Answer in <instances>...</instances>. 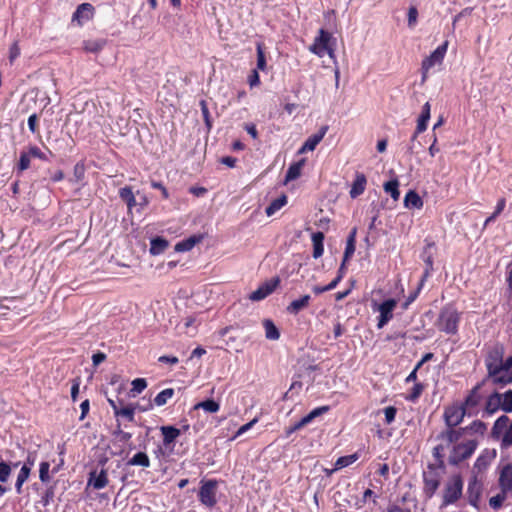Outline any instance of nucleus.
Masks as SVG:
<instances>
[{"label": "nucleus", "instance_id": "f257e3e1", "mask_svg": "<svg viewBox=\"0 0 512 512\" xmlns=\"http://www.w3.org/2000/svg\"><path fill=\"white\" fill-rule=\"evenodd\" d=\"M460 321V314L456 309L451 306L444 307L437 319V328L450 335H454L458 331V324Z\"/></svg>", "mask_w": 512, "mask_h": 512}, {"label": "nucleus", "instance_id": "f03ea898", "mask_svg": "<svg viewBox=\"0 0 512 512\" xmlns=\"http://www.w3.org/2000/svg\"><path fill=\"white\" fill-rule=\"evenodd\" d=\"M397 304L398 301L393 298L386 299L381 303L375 300L371 301V308L373 312H377L379 314L377 317L378 329H382L393 319V312Z\"/></svg>", "mask_w": 512, "mask_h": 512}, {"label": "nucleus", "instance_id": "7ed1b4c3", "mask_svg": "<svg viewBox=\"0 0 512 512\" xmlns=\"http://www.w3.org/2000/svg\"><path fill=\"white\" fill-rule=\"evenodd\" d=\"M463 481L460 475H453L446 483L443 492V505L455 503L462 495Z\"/></svg>", "mask_w": 512, "mask_h": 512}, {"label": "nucleus", "instance_id": "20e7f679", "mask_svg": "<svg viewBox=\"0 0 512 512\" xmlns=\"http://www.w3.org/2000/svg\"><path fill=\"white\" fill-rule=\"evenodd\" d=\"M478 446V442L474 439L454 445L449 456L451 465H458L460 462L469 458Z\"/></svg>", "mask_w": 512, "mask_h": 512}, {"label": "nucleus", "instance_id": "39448f33", "mask_svg": "<svg viewBox=\"0 0 512 512\" xmlns=\"http://www.w3.org/2000/svg\"><path fill=\"white\" fill-rule=\"evenodd\" d=\"M218 482L216 480H202L198 498L202 505L213 508L217 504Z\"/></svg>", "mask_w": 512, "mask_h": 512}, {"label": "nucleus", "instance_id": "423d86ee", "mask_svg": "<svg viewBox=\"0 0 512 512\" xmlns=\"http://www.w3.org/2000/svg\"><path fill=\"white\" fill-rule=\"evenodd\" d=\"M489 376L495 384L507 385L512 382V358L507 359L500 366L488 365Z\"/></svg>", "mask_w": 512, "mask_h": 512}, {"label": "nucleus", "instance_id": "0eeeda50", "mask_svg": "<svg viewBox=\"0 0 512 512\" xmlns=\"http://www.w3.org/2000/svg\"><path fill=\"white\" fill-rule=\"evenodd\" d=\"M332 35L324 29L319 30V35L314 39L313 44L309 47V50L319 57H323L328 54L331 58L334 57V50L330 47V41Z\"/></svg>", "mask_w": 512, "mask_h": 512}, {"label": "nucleus", "instance_id": "6e6552de", "mask_svg": "<svg viewBox=\"0 0 512 512\" xmlns=\"http://www.w3.org/2000/svg\"><path fill=\"white\" fill-rule=\"evenodd\" d=\"M280 283L279 278H273L260 285L255 291L249 295L251 301H260L265 299L278 287Z\"/></svg>", "mask_w": 512, "mask_h": 512}, {"label": "nucleus", "instance_id": "1a4fd4ad", "mask_svg": "<svg viewBox=\"0 0 512 512\" xmlns=\"http://www.w3.org/2000/svg\"><path fill=\"white\" fill-rule=\"evenodd\" d=\"M465 413V408L460 405H452L447 407L444 412L446 425L448 427H456L462 422Z\"/></svg>", "mask_w": 512, "mask_h": 512}, {"label": "nucleus", "instance_id": "9d476101", "mask_svg": "<svg viewBox=\"0 0 512 512\" xmlns=\"http://www.w3.org/2000/svg\"><path fill=\"white\" fill-rule=\"evenodd\" d=\"M95 9L90 3L80 4L72 15V23L78 26H83L86 22L91 20L94 16Z\"/></svg>", "mask_w": 512, "mask_h": 512}, {"label": "nucleus", "instance_id": "9b49d317", "mask_svg": "<svg viewBox=\"0 0 512 512\" xmlns=\"http://www.w3.org/2000/svg\"><path fill=\"white\" fill-rule=\"evenodd\" d=\"M447 51V43L438 46L428 57L422 61L421 70H430L441 64Z\"/></svg>", "mask_w": 512, "mask_h": 512}, {"label": "nucleus", "instance_id": "f8f14e48", "mask_svg": "<svg viewBox=\"0 0 512 512\" xmlns=\"http://www.w3.org/2000/svg\"><path fill=\"white\" fill-rule=\"evenodd\" d=\"M498 484L501 492L512 497V464H506L502 467Z\"/></svg>", "mask_w": 512, "mask_h": 512}, {"label": "nucleus", "instance_id": "ddd939ff", "mask_svg": "<svg viewBox=\"0 0 512 512\" xmlns=\"http://www.w3.org/2000/svg\"><path fill=\"white\" fill-rule=\"evenodd\" d=\"M108 482L107 471L105 469H101L100 471L94 470L89 473L87 485L95 490H100L105 488L108 485Z\"/></svg>", "mask_w": 512, "mask_h": 512}, {"label": "nucleus", "instance_id": "4468645a", "mask_svg": "<svg viewBox=\"0 0 512 512\" xmlns=\"http://www.w3.org/2000/svg\"><path fill=\"white\" fill-rule=\"evenodd\" d=\"M496 452L495 450L489 451L484 450L476 459L473 470L478 474L483 473L490 466L492 460L495 458Z\"/></svg>", "mask_w": 512, "mask_h": 512}, {"label": "nucleus", "instance_id": "2eb2a0df", "mask_svg": "<svg viewBox=\"0 0 512 512\" xmlns=\"http://www.w3.org/2000/svg\"><path fill=\"white\" fill-rule=\"evenodd\" d=\"M328 131V126L324 125L322 126L319 131L313 135H311L303 144L301 149L299 150L300 153H304L306 151H313L316 146L322 141L325 134Z\"/></svg>", "mask_w": 512, "mask_h": 512}, {"label": "nucleus", "instance_id": "dca6fc26", "mask_svg": "<svg viewBox=\"0 0 512 512\" xmlns=\"http://www.w3.org/2000/svg\"><path fill=\"white\" fill-rule=\"evenodd\" d=\"M310 301V295H303L300 298L290 302V304L286 307V312L290 315H297L299 312L309 307Z\"/></svg>", "mask_w": 512, "mask_h": 512}, {"label": "nucleus", "instance_id": "f3484780", "mask_svg": "<svg viewBox=\"0 0 512 512\" xmlns=\"http://www.w3.org/2000/svg\"><path fill=\"white\" fill-rule=\"evenodd\" d=\"M464 432L462 428L455 430L454 427H448L447 430L443 431L438 439L441 440L446 446H449L452 443L457 442L462 436Z\"/></svg>", "mask_w": 512, "mask_h": 512}, {"label": "nucleus", "instance_id": "a211bd4d", "mask_svg": "<svg viewBox=\"0 0 512 512\" xmlns=\"http://www.w3.org/2000/svg\"><path fill=\"white\" fill-rule=\"evenodd\" d=\"M367 184L366 176L363 173H357L350 189V197L357 198L364 193Z\"/></svg>", "mask_w": 512, "mask_h": 512}, {"label": "nucleus", "instance_id": "6ab92c4d", "mask_svg": "<svg viewBox=\"0 0 512 512\" xmlns=\"http://www.w3.org/2000/svg\"><path fill=\"white\" fill-rule=\"evenodd\" d=\"M430 115H431V105H430L429 102H426L422 106L421 114H420V116L418 117V120H417L416 134H420V133L424 132L427 129V125H428V122H429V119H430Z\"/></svg>", "mask_w": 512, "mask_h": 512}, {"label": "nucleus", "instance_id": "aec40b11", "mask_svg": "<svg viewBox=\"0 0 512 512\" xmlns=\"http://www.w3.org/2000/svg\"><path fill=\"white\" fill-rule=\"evenodd\" d=\"M160 431L163 435V444L166 447L173 444L181 434L180 429L174 426H161Z\"/></svg>", "mask_w": 512, "mask_h": 512}, {"label": "nucleus", "instance_id": "412c9836", "mask_svg": "<svg viewBox=\"0 0 512 512\" xmlns=\"http://www.w3.org/2000/svg\"><path fill=\"white\" fill-rule=\"evenodd\" d=\"M423 204L422 198L413 190L408 191L404 197V206L408 209H421Z\"/></svg>", "mask_w": 512, "mask_h": 512}, {"label": "nucleus", "instance_id": "4be33fe9", "mask_svg": "<svg viewBox=\"0 0 512 512\" xmlns=\"http://www.w3.org/2000/svg\"><path fill=\"white\" fill-rule=\"evenodd\" d=\"M439 485L440 481L435 475L424 476V493L428 498H431L435 494Z\"/></svg>", "mask_w": 512, "mask_h": 512}, {"label": "nucleus", "instance_id": "5701e85b", "mask_svg": "<svg viewBox=\"0 0 512 512\" xmlns=\"http://www.w3.org/2000/svg\"><path fill=\"white\" fill-rule=\"evenodd\" d=\"M312 243H313V257L315 259L320 258L324 253V234L323 232H315L312 234L311 237Z\"/></svg>", "mask_w": 512, "mask_h": 512}, {"label": "nucleus", "instance_id": "b1692460", "mask_svg": "<svg viewBox=\"0 0 512 512\" xmlns=\"http://www.w3.org/2000/svg\"><path fill=\"white\" fill-rule=\"evenodd\" d=\"M169 246V242L162 237H155L150 242V254L156 256L162 254L167 247Z\"/></svg>", "mask_w": 512, "mask_h": 512}, {"label": "nucleus", "instance_id": "393cba45", "mask_svg": "<svg viewBox=\"0 0 512 512\" xmlns=\"http://www.w3.org/2000/svg\"><path fill=\"white\" fill-rule=\"evenodd\" d=\"M106 45V40L104 39H88L83 41V49L86 52L90 53H98L100 52L104 46Z\"/></svg>", "mask_w": 512, "mask_h": 512}, {"label": "nucleus", "instance_id": "a878e982", "mask_svg": "<svg viewBox=\"0 0 512 512\" xmlns=\"http://www.w3.org/2000/svg\"><path fill=\"white\" fill-rule=\"evenodd\" d=\"M501 399L502 397L500 396L499 393H494L491 396H489L485 407V412L487 413V415L491 416L499 408H501Z\"/></svg>", "mask_w": 512, "mask_h": 512}, {"label": "nucleus", "instance_id": "bb28decb", "mask_svg": "<svg viewBox=\"0 0 512 512\" xmlns=\"http://www.w3.org/2000/svg\"><path fill=\"white\" fill-rule=\"evenodd\" d=\"M328 411L329 406L317 407L300 420V425H303V427H305L306 425L310 424L315 418L325 414Z\"/></svg>", "mask_w": 512, "mask_h": 512}, {"label": "nucleus", "instance_id": "cd10ccee", "mask_svg": "<svg viewBox=\"0 0 512 512\" xmlns=\"http://www.w3.org/2000/svg\"><path fill=\"white\" fill-rule=\"evenodd\" d=\"M509 418L505 415L500 416L494 423L492 434L494 437H499L509 427Z\"/></svg>", "mask_w": 512, "mask_h": 512}, {"label": "nucleus", "instance_id": "c85d7f7f", "mask_svg": "<svg viewBox=\"0 0 512 512\" xmlns=\"http://www.w3.org/2000/svg\"><path fill=\"white\" fill-rule=\"evenodd\" d=\"M304 163H305V160L302 159V160L290 165V167L287 170L286 176H285V181L289 182V181H293V180L297 179L301 174V170H302V167L304 166Z\"/></svg>", "mask_w": 512, "mask_h": 512}, {"label": "nucleus", "instance_id": "c756f323", "mask_svg": "<svg viewBox=\"0 0 512 512\" xmlns=\"http://www.w3.org/2000/svg\"><path fill=\"white\" fill-rule=\"evenodd\" d=\"M202 409L207 413H216L220 409V405L218 402L208 399L202 402H199L194 405V410Z\"/></svg>", "mask_w": 512, "mask_h": 512}, {"label": "nucleus", "instance_id": "7c9ffc66", "mask_svg": "<svg viewBox=\"0 0 512 512\" xmlns=\"http://www.w3.org/2000/svg\"><path fill=\"white\" fill-rule=\"evenodd\" d=\"M287 204V197L285 195H281L277 199L273 200L271 204L266 208L265 213L267 216L274 215L278 210L284 207Z\"/></svg>", "mask_w": 512, "mask_h": 512}, {"label": "nucleus", "instance_id": "2f4dec72", "mask_svg": "<svg viewBox=\"0 0 512 512\" xmlns=\"http://www.w3.org/2000/svg\"><path fill=\"white\" fill-rule=\"evenodd\" d=\"M467 490L470 498L474 497L477 500L480 496L482 491V483L480 480H478L476 475H474L469 481Z\"/></svg>", "mask_w": 512, "mask_h": 512}, {"label": "nucleus", "instance_id": "473e14b6", "mask_svg": "<svg viewBox=\"0 0 512 512\" xmlns=\"http://www.w3.org/2000/svg\"><path fill=\"white\" fill-rule=\"evenodd\" d=\"M263 326L265 329V336L269 340H278L280 337V332L278 328L275 326L273 321L266 319L263 322Z\"/></svg>", "mask_w": 512, "mask_h": 512}, {"label": "nucleus", "instance_id": "72a5a7b5", "mask_svg": "<svg viewBox=\"0 0 512 512\" xmlns=\"http://www.w3.org/2000/svg\"><path fill=\"white\" fill-rule=\"evenodd\" d=\"M355 241H356V228H354L348 238H347V242H346V248H345V251H344V261H347L349 260L352 255L354 254L355 252Z\"/></svg>", "mask_w": 512, "mask_h": 512}, {"label": "nucleus", "instance_id": "f704fd0d", "mask_svg": "<svg viewBox=\"0 0 512 512\" xmlns=\"http://www.w3.org/2000/svg\"><path fill=\"white\" fill-rule=\"evenodd\" d=\"M33 463H30V465L28 466L27 464H24L22 466V468L20 469L19 471V474L17 476V480H16V483H15V488L18 492L21 491V488H22V485L26 482V480L28 479L29 477V474H30V471H31V466H32Z\"/></svg>", "mask_w": 512, "mask_h": 512}, {"label": "nucleus", "instance_id": "c9c22d12", "mask_svg": "<svg viewBox=\"0 0 512 512\" xmlns=\"http://www.w3.org/2000/svg\"><path fill=\"white\" fill-rule=\"evenodd\" d=\"M128 465L142 466L146 468L150 466V460L146 453L138 452L128 461Z\"/></svg>", "mask_w": 512, "mask_h": 512}, {"label": "nucleus", "instance_id": "e433bc0d", "mask_svg": "<svg viewBox=\"0 0 512 512\" xmlns=\"http://www.w3.org/2000/svg\"><path fill=\"white\" fill-rule=\"evenodd\" d=\"M173 395L174 390L172 388L164 389L156 395L154 403L157 406H163L173 397Z\"/></svg>", "mask_w": 512, "mask_h": 512}, {"label": "nucleus", "instance_id": "4c0bfd02", "mask_svg": "<svg viewBox=\"0 0 512 512\" xmlns=\"http://www.w3.org/2000/svg\"><path fill=\"white\" fill-rule=\"evenodd\" d=\"M119 195L121 199L127 203L129 209L136 205V199L130 187L121 188L119 190Z\"/></svg>", "mask_w": 512, "mask_h": 512}, {"label": "nucleus", "instance_id": "58836bf2", "mask_svg": "<svg viewBox=\"0 0 512 512\" xmlns=\"http://www.w3.org/2000/svg\"><path fill=\"white\" fill-rule=\"evenodd\" d=\"M487 426L482 421H474L469 426L462 428L463 432H469L472 434L484 435Z\"/></svg>", "mask_w": 512, "mask_h": 512}, {"label": "nucleus", "instance_id": "ea45409f", "mask_svg": "<svg viewBox=\"0 0 512 512\" xmlns=\"http://www.w3.org/2000/svg\"><path fill=\"white\" fill-rule=\"evenodd\" d=\"M399 182L395 180L388 181L384 184V190L386 193L390 194L393 200L397 201L400 196L399 192Z\"/></svg>", "mask_w": 512, "mask_h": 512}, {"label": "nucleus", "instance_id": "a19ab883", "mask_svg": "<svg viewBox=\"0 0 512 512\" xmlns=\"http://www.w3.org/2000/svg\"><path fill=\"white\" fill-rule=\"evenodd\" d=\"M199 241V239H197L196 237H190L188 239H185L181 242H178L176 245H175V250L177 252H186V251H189L191 250L195 245L196 243Z\"/></svg>", "mask_w": 512, "mask_h": 512}, {"label": "nucleus", "instance_id": "79ce46f5", "mask_svg": "<svg viewBox=\"0 0 512 512\" xmlns=\"http://www.w3.org/2000/svg\"><path fill=\"white\" fill-rule=\"evenodd\" d=\"M131 385L130 396L135 397L147 387V382L144 378H136L132 381Z\"/></svg>", "mask_w": 512, "mask_h": 512}, {"label": "nucleus", "instance_id": "37998d69", "mask_svg": "<svg viewBox=\"0 0 512 512\" xmlns=\"http://www.w3.org/2000/svg\"><path fill=\"white\" fill-rule=\"evenodd\" d=\"M256 52H257V69L260 71L266 70V57L263 49V44L258 42L256 44Z\"/></svg>", "mask_w": 512, "mask_h": 512}, {"label": "nucleus", "instance_id": "c03bdc74", "mask_svg": "<svg viewBox=\"0 0 512 512\" xmlns=\"http://www.w3.org/2000/svg\"><path fill=\"white\" fill-rule=\"evenodd\" d=\"M357 458L358 457L356 454L339 457L335 462L334 470H339L353 464L357 460Z\"/></svg>", "mask_w": 512, "mask_h": 512}, {"label": "nucleus", "instance_id": "a18cd8bd", "mask_svg": "<svg viewBox=\"0 0 512 512\" xmlns=\"http://www.w3.org/2000/svg\"><path fill=\"white\" fill-rule=\"evenodd\" d=\"M500 396L502 397L501 409L507 413L512 412V390H508Z\"/></svg>", "mask_w": 512, "mask_h": 512}, {"label": "nucleus", "instance_id": "49530a36", "mask_svg": "<svg viewBox=\"0 0 512 512\" xmlns=\"http://www.w3.org/2000/svg\"><path fill=\"white\" fill-rule=\"evenodd\" d=\"M508 498L511 497L500 491L497 495L490 498L489 505L493 509H499L503 505L504 501Z\"/></svg>", "mask_w": 512, "mask_h": 512}, {"label": "nucleus", "instance_id": "de8ad7c7", "mask_svg": "<svg viewBox=\"0 0 512 512\" xmlns=\"http://www.w3.org/2000/svg\"><path fill=\"white\" fill-rule=\"evenodd\" d=\"M135 409H136V407H134L132 405H128V406L119 408V410L117 411L115 416H121V417L126 418L128 421H133Z\"/></svg>", "mask_w": 512, "mask_h": 512}, {"label": "nucleus", "instance_id": "09e8293b", "mask_svg": "<svg viewBox=\"0 0 512 512\" xmlns=\"http://www.w3.org/2000/svg\"><path fill=\"white\" fill-rule=\"evenodd\" d=\"M30 161H31V156L28 153V151H22L20 153L18 170L21 172L27 170L30 167Z\"/></svg>", "mask_w": 512, "mask_h": 512}, {"label": "nucleus", "instance_id": "8fccbe9b", "mask_svg": "<svg viewBox=\"0 0 512 512\" xmlns=\"http://www.w3.org/2000/svg\"><path fill=\"white\" fill-rule=\"evenodd\" d=\"M505 204H506V202H505L504 198H502L498 201L495 211L493 212V214L491 216H489L486 219L485 226L496 219V217L504 210Z\"/></svg>", "mask_w": 512, "mask_h": 512}, {"label": "nucleus", "instance_id": "3c124183", "mask_svg": "<svg viewBox=\"0 0 512 512\" xmlns=\"http://www.w3.org/2000/svg\"><path fill=\"white\" fill-rule=\"evenodd\" d=\"M49 469H50V464L48 462L40 463L39 478L44 483H46L50 480Z\"/></svg>", "mask_w": 512, "mask_h": 512}, {"label": "nucleus", "instance_id": "603ef678", "mask_svg": "<svg viewBox=\"0 0 512 512\" xmlns=\"http://www.w3.org/2000/svg\"><path fill=\"white\" fill-rule=\"evenodd\" d=\"M501 444L503 447L512 446V422L510 423L509 427L505 430V432L502 434Z\"/></svg>", "mask_w": 512, "mask_h": 512}, {"label": "nucleus", "instance_id": "864d4df0", "mask_svg": "<svg viewBox=\"0 0 512 512\" xmlns=\"http://www.w3.org/2000/svg\"><path fill=\"white\" fill-rule=\"evenodd\" d=\"M418 10L415 6H411L408 10V26L414 28L417 24Z\"/></svg>", "mask_w": 512, "mask_h": 512}, {"label": "nucleus", "instance_id": "5fc2aeb1", "mask_svg": "<svg viewBox=\"0 0 512 512\" xmlns=\"http://www.w3.org/2000/svg\"><path fill=\"white\" fill-rule=\"evenodd\" d=\"M258 422V418L255 417L254 419H252L250 422L242 425L236 432V434L234 435V437L232 439H236L237 437L243 435L244 433H246L248 430H250L256 423Z\"/></svg>", "mask_w": 512, "mask_h": 512}, {"label": "nucleus", "instance_id": "6e6d98bb", "mask_svg": "<svg viewBox=\"0 0 512 512\" xmlns=\"http://www.w3.org/2000/svg\"><path fill=\"white\" fill-rule=\"evenodd\" d=\"M383 412L385 415L386 424H391L395 420V417H396V413H397L396 408L393 406H388V407L384 408Z\"/></svg>", "mask_w": 512, "mask_h": 512}, {"label": "nucleus", "instance_id": "4d7b16f0", "mask_svg": "<svg viewBox=\"0 0 512 512\" xmlns=\"http://www.w3.org/2000/svg\"><path fill=\"white\" fill-rule=\"evenodd\" d=\"M27 151L30 154L31 158H38L44 161L47 160L46 155L37 146H30Z\"/></svg>", "mask_w": 512, "mask_h": 512}, {"label": "nucleus", "instance_id": "13d9d810", "mask_svg": "<svg viewBox=\"0 0 512 512\" xmlns=\"http://www.w3.org/2000/svg\"><path fill=\"white\" fill-rule=\"evenodd\" d=\"M447 446L441 442V444L437 445L436 447H434L433 449V456L435 457V459L439 462H442L444 456H445V448Z\"/></svg>", "mask_w": 512, "mask_h": 512}, {"label": "nucleus", "instance_id": "bf43d9fd", "mask_svg": "<svg viewBox=\"0 0 512 512\" xmlns=\"http://www.w3.org/2000/svg\"><path fill=\"white\" fill-rule=\"evenodd\" d=\"M11 468L5 462H0V482H6L10 475Z\"/></svg>", "mask_w": 512, "mask_h": 512}, {"label": "nucleus", "instance_id": "052dcab7", "mask_svg": "<svg viewBox=\"0 0 512 512\" xmlns=\"http://www.w3.org/2000/svg\"><path fill=\"white\" fill-rule=\"evenodd\" d=\"M423 390V387L421 384H415L414 387L411 390V393L406 397L409 401H415L419 398Z\"/></svg>", "mask_w": 512, "mask_h": 512}, {"label": "nucleus", "instance_id": "680f3d73", "mask_svg": "<svg viewBox=\"0 0 512 512\" xmlns=\"http://www.w3.org/2000/svg\"><path fill=\"white\" fill-rule=\"evenodd\" d=\"M20 55V48L17 42H14L9 49V61L13 63Z\"/></svg>", "mask_w": 512, "mask_h": 512}, {"label": "nucleus", "instance_id": "e2e57ef3", "mask_svg": "<svg viewBox=\"0 0 512 512\" xmlns=\"http://www.w3.org/2000/svg\"><path fill=\"white\" fill-rule=\"evenodd\" d=\"M194 323H195V319L192 317H188L184 320V327L186 329L185 332L187 334H189L190 336H192L195 332Z\"/></svg>", "mask_w": 512, "mask_h": 512}, {"label": "nucleus", "instance_id": "0e129e2a", "mask_svg": "<svg viewBox=\"0 0 512 512\" xmlns=\"http://www.w3.org/2000/svg\"><path fill=\"white\" fill-rule=\"evenodd\" d=\"M200 107H201V111H202L205 123L208 127H210L211 126L210 119H209L210 113H209L208 106H207V103L205 100L200 101Z\"/></svg>", "mask_w": 512, "mask_h": 512}, {"label": "nucleus", "instance_id": "69168bd1", "mask_svg": "<svg viewBox=\"0 0 512 512\" xmlns=\"http://www.w3.org/2000/svg\"><path fill=\"white\" fill-rule=\"evenodd\" d=\"M248 83L251 88L256 87L260 84V77L257 70H253L248 77Z\"/></svg>", "mask_w": 512, "mask_h": 512}, {"label": "nucleus", "instance_id": "338daca9", "mask_svg": "<svg viewBox=\"0 0 512 512\" xmlns=\"http://www.w3.org/2000/svg\"><path fill=\"white\" fill-rule=\"evenodd\" d=\"M151 186L155 189H159V192L162 193V196L165 198V199H168L169 198V193L167 191V189L162 185V183L160 182H156V181H153L151 183Z\"/></svg>", "mask_w": 512, "mask_h": 512}, {"label": "nucleus", "instance_id": "774afa93", "mask_svg": "<svg viewBox=\"0 0 512 512\" xmlns=\"http://www.w3.org/2000/svg\"><path fill=\"white\" fill-rule=\"evenodd\" d=\"M105 359H106V355L102 352L95 353L92 356V361H93L94 366H98Z\"/></svg>", "mask_w": 512, "mask_h": 512}]
</instances>
